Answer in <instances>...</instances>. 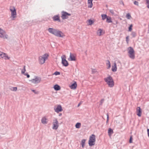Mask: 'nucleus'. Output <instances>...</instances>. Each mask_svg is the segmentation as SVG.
Returning a JSON list of instances; mask_svg holds the SVG:
<instances>
[{"mask_svg": "<svg viewBox=\"0 0 149 149\" xmlns=\"http://www.w3.org/2000/svg\"><path fill=\"white\" fill-rule=\"evenodd\" d=\"M61 115H62V114L60 113V114H59V116H61Z\"/></svg>", "mask_w": 149, "mask_h": 149, "instance_id": "8fccbe9b", "label": "nucleus"}, {"mask_svg": "<svg viewBox=\"0 0 149 149\" xmlns=\"http://www.w3.org/2000/svg\"><path fill=\"white\" fill-rule=\"evenodd\" d=\"M137 115L139 116H141V111L140 107H137Z\"/></svg>", "mask_w": 149, "mask_h": 149, "instance_id": "2eb2a0df", "label": "nucleus"}, {"mask_svg": "<svg viewBox=\"0 0 149 149\" xmlns=\"http://www.w3.org/2000/svg\"><path fill=\"white\" fill-rule=\"evenodd\" d=\"M49 55L47 54H44L42 56H40L39 57V62L40 64H42L44 63L45 61L48 57Z\"/></svg>", "mask_w": 149, "mask_h": 149, "instance_id": "20e7f679", "label": "nucleus"}, {"mask_svg": "<svg viewBox=\"0 0 149 149\" xmlns=\"http://www.w3.org/2000/svg\"><path fill=\"white\" fill-rule=\"evenodd\" d=\"M110 12L112 14H114V11L113 10H110Z\"/></svg>", "mask_w": 149, "mask_h": 149, "instance_id": "ea45409f", "label": "nucleus"}, {"mask_svg": "<svg viewBox=\"0 0 149 149\" xmlns=\"http://www.w3.org/2000/svg\"><path fill=\"white\" fill-rule=\"evenodd\" d=\"M147 132H148V136L149 138V129H147Z\"/></svg>", "mask_w": 149, "mask_h": 149, "instance_id": "a18cd8bd", "label": "nucleus"}, {"mask_svg": "<svg viewBox=\"0 0 149 149\" xmlns=\"http://www.w3.org/2000/svg\"><path fill=\"white\" fill-rule=\"evenodd\" d=\"M68 60L70 61H74V56L71 53H70V58H68Z\"/></svg>", "mask_w": 149, "mask_h": 149, "instance_id": "a211bd4d", "label": "nucleus"}, {"mask_svg": "<svg viewBox=\"0 0 149 149\" xmlns=\"http://www.w3.org/2000/svg\"><path fill=\"white\" fill-rule=\"evenodd\" d=\"M132 136H131L130 139L129 140V142L130 143H132Z\"/></svg>", "mask_w": 149, "mask_h": 149, "instance_id": "e433bc0d", "label": "nucleus"}, {"mask_svg": "<svg viewBox=\"0 0 149 149\" xmlns=\"http://www.w3.org/2000/svg\"><path fill=\"white\" fill-rule=\"evenodd\" d=\"M104 80L110 87H112L114 85V82L112 78L109 76L108 77L104 78Z\"/></svg>", "mask_w": 149, "mask_h": 149, "instance_id": "f03ea898", "label": "nucleus"}, {"mask_svg": "<svg viewBox=\"0 0 149 149\" xmlns=\"http://www.w3.org/2000/svg\"><path fill=\"white\" fill-rule=\"evenodd\" d=\"M10 10L11 12V16L13 18H15L16 17L17 15L16 10L15 8L13 6L10 7Z\"/></svg>", "mask_w": 149, "mask_h": 149, "instance_id": "0eeeda50", "label": "nucleus"}, {"mask_svg": "<svg viewBox=\"0 0 149 149\" xmlns=\"http://www.w3.org/2000/svg\"><path fill=\"white\" fill-rule=\"evenodd\" d=\"M25 67H26L24 65L23 66V69L22 70V71H21L22 74H24L25 73V72L26 71Z\"/></svg>", "mask_w": 149, "mask_h": 149, "instance_id": "cd10ccee", "label": "nucleus"}, {"mask_svg": "<svg viewBox=\"0 0 149 149\" xmlns=\"http://www.w3.org/2000/svg\"><path fill=\"white\" fill-rule=\"evenodd\" d=\"M62 63L63 65L65 67L67 66L68 65V61L65 59V56H63V57H61Z\"/></svg>", "mask_w": 149, "mask_h": 149, "instance_id": "9b49d317", "label": "nucleus"}, {"mask_svg": "<svg viewBox=\"0 0 149 149\" xmlns=\"http://www.w3.org/2000/svg\"><path fill=\"white\" fill-rule=\"evenodd\" d=\"M133 26V25L132 24H131L130 26L129 27V31H131L132 30V27Z\"/></svg>", "mask_w": 149, "mask_h": 149, "instance_id": "72a5a7b5", "label": "nucleus"}, {"mask_svg": "<svg viewBox=\"0 0 149 149\" xmlns=\"http://www.w3.org/2000/svg\"><path fill=\"white\" fill-rule=\"evenodd\" d=\"M146 4L147 5V7L149 8V0H146Z\"/></svg>", "mask_w": 149, "mask_h": 149, "instance_id": "2f4dec72", "label": "nucleus"}, {"mask_svg": "<svg viewBox=\"0 0 149 149\" xmlns=\"http://www.w3.org/2000/svg\"><path fill=\"white\" fill-rule=\"evenodd\" d=\"M81 126V124L80 123H77L75 125V127L77 128H79Z\"/></svg>", "mask_w": 149, "mask_h": 149, "instance_id": "b1692460", "label": "nucleus"}, {"mask_svg": "<svg viewBox=\"0 0 149 149\" xmlns=\"http://www.w3.org/2000/svg\"><path fill=\"white\" fill-rule=\"evenodd\" d=\"M47 119L45 117H43L41 119V122L43 124H45L47 123V122L46 121Z\"/></svg>", "mask_w": 149, "mask_h": 149, "instance_id": "4be33fe9", "label": "nucleus"}, {"mask_svg": "<svg viewBox=\"0 0 149 149\" xmlns=\"http://www.w3.org/2000/svg\"><path fill=\"white\" fill-rule=\"evenodd\" d=\"M117 65L115 63H114V65L112 66V70L113 72H116L117 71Z\"/></svg>", "mask_w": 149, "mask_h": 149, "instance_id": "f3484780", "label": "nucleus"}, {"mask_svg": "<svg viewBox=\"0 0 149 149\" xmlns=\"http://www.w3.org/2000/svg\"><path fill=\"white\" fill-rule=\"evenodd\" d=\"M82 102H80L77 105V107H79L80 105L81 104Z\"/></svg>", "mask_w": 149, "mask_h": 149, "instance_id": "49530a36", "label": "nucleus"}, {"mask_svg": "<svg viewBox=\"0 0 149 149\" xmlns=\"http://www.w3.org/2000/svg\"><path fill=\"white\" fill-rule=\"evenodd\" d=\"M54 110L56 112L58 113L63 110L60 104L58 105L56 108H54Z\"/></svg>", "mask_w": 149, "mask_h": 149, "instance_id": "ddd939ff", "label": "nucleus"}, {"mask_svg": "<svg viewBox=\"0 0 149 149\" xmlns=\"http://www.w3.org/2000/svg\"><path fill=\"white\" fill-rule=\"evenodd\" d=\"M48 31L50 33L58 37L63 38L65 36L64 33L58 29L49 28L48 29Z\"/></svg>", "mask_w": 149, "mask_h": 149, "instance_id": "f257e3e1", "label": "nucleus"}, {"mask_svg": "<svg viewBox=\"0 0 149 149\" xmlns=\"http://www.w3.org/2000/svg\"><path fill=\"white\" fill-rule=\"evenodd\" d=\"M69 86L71 89H74V81H73V83H71L69 84Z\"/></svg>", "mask_w": 149, "mask_h": 149, "instance_id": "6ab92c4d", "label": "nucleus"}, {"mask_svg": "<svg viewBox=\"0 0 149 149\" xmlns=\"http://www.w3.org/2000/svg\"><path fill=\"white\" fill-rule=\"evenodd\" d=\"M93 0H88V8H91L93 5L92 1Z\"/></svg>", "mask_w": 149, "mask_h": 149, "instance_id": "dca6fc26", "label": "nucleus"}, {"mask_svg": "<svg viewBox=\"0 0 149 149\" xmlns=\"http://www.w3.org/2000/svg\"><path fill=\"white\" fill-rule=\"evenodd\" d=\"M131 35L133 37H135L136 36V33L134 32H132V33Z\"/></svg>", "mask_w": 149, "mask_h": 149, "instance_id": "f704fd0d", "label": "nucleus"}, {"mask_svg": "<svg viewBox=\"0 0 149 149\" xmlns=\"http://www.w3.org/2000/svg\"><path fill=\"white\" fill-rule=\"evenodd\" d=\"M102 30L100 29L97 32V33L98 35L99 36H100L102 35Z\"/></svg>", "mask_w": 149, "mask_h": 149, "instance_id": "bb28decb", "label": "nucleus"}, {"mask_svg": "<svg viewBox=\"0 0 149 149\" xmlns=\"http://www.w3.org/2000/svg\"><path fill=\"white\" fill-rule=\"evenodd\" d=\"M88 22L90 25H91L93 23V22L91 19H89L88 21Z\"/></svg>", "mask_w": 149, "mask_h": 149, "instance_id": "473e14b6", "label": "nucleus"}, {"mask_svg": "<svg viewBox=\"0 0 149 149\" xmlns=\"http://www.w3.org/2000/svg\"><path fill=\"white\" fill-rule=\"evenodd\" d=\"M77 86V84L76 82L75 81V89L76 88Z\"/></svg>", "mask_w": 149, "mask_h": 149, "instance_id": "de8ad7c7", "label": "nucleus"}, {"mask_svg": "<svg viewBox=\"0 0 149 149\" xmlns=\"http://www.w3.org/2000/svg\"><path fill=\"white\" fill-rule=\"evenodd\" d=\"M8 35L5 31L0 28V38L4 39L8 38Z\"/></svg>", "mask_w": 149, "mask_h": 149, "instance_id": "423d86ee", "label": "nucleus"}, {"mask_svg": "<svg viewBox=\"0 0 149 149\" xmlns=\"http://www.w3.org/2000/svg\"><path fill=\"white\" fill-rule=\"evenodd\" d=\"M107 65L108 66L107 68L109 69L111 67V64L109 60H107Z\"/></svg>", "mask_w": 149, "mask_h": 149, "instance_id": "7c9ffc66", "label": "nucleus"}, {"mask_svg": "<svg viewBox=\"0 0 149 149\" xmlns=\"http://www.w3.org/2000/svg\"><path fill=\"white\" fill-rule=\"evenodd\" d=\"M53 124L52 129L54 130H56L58 127V123L57 119H56L54 120Z\"/></svg>", "mask_w": 149, "mask_h": 149, "instance_id": "9d476101", "label": "nucleus"}, {"mask_svg": "<svg viewBox=\"0 0 149 149\" xmlns=\"http://www.w3.org/2000/svg\"><path fill=\"white\" fill-rule=\"evenodd\" d=\"M61 13L62 15L61 17L63 19H67L68 17V16H70L71 15L70 14L64 11H62Z\"/></svg>", "mask_w": 149, "mask_h": 149, "instance_id": "6e6552de", "label": "nucleus"}, {"mask_svg": "<svg viewBox=\"0 0 149 149\" xmlns=\"http://www.w3.org/2000/svg\"><path fill=\"white\" fill-rule=\"evenodd\" d=\"M60 74V72H58V71H56L55 72L54 74H54L56 75H59Z\"/></svg>", "mask_w": 149, "mask_h": 149, "instance_id": "c9c22d12", "label": "nucleus"}, {"mask_svg": "<svg viewBox=\"0 0 149 149\" xmlns=\"http://www.w3.org/2000/svg\"><path fill=\"white\" fill-rule=\"evenodd\" d=\"M41 80V78L39 77H37L35 79L30 80L31 82L34 84H37L40 83Z\"/></svg>", "mask_w": 149, "mask_h": 149, "instance_id": "1a4fd4ad", "label": "nucleus"}, {"mask_svg": "<svg viewBox=\"0 0 149 149\" xmlns=\"http://www.w3.org/2000/svg\"><path fill=\"white\" fill-rule=\"evenodd\" d=\"M95 135L92 134L89 137L88 144L90 146H92L95 144Z\"/></svg>", "mask_w": 149, "mask_h": 149, "instance_id": "7ed1b4c3", "label": "nucleus"}, {"mask_svg": "<svg viewBox=\"0 0 149 149\" xmlns=\"http://www.w3.org/2000/svg\"><path fill=\"white\" fill-rule=\"evenodd\" d=\"M101 16L102 17V19L103 20H104L105 19H107V18L108 16H107L106 14H102L101 15Z\"/></svg>", "mask_w": 149, "mask_h": 149, "instance_id": "393cba45", "label": "nucleus"}, {"mask_svg": "<svg viewBox=\"0 0 149 149\" xmlns=\"http://www.w3.org/2000/svg\"><path fill=\"white\" fill-rule=\"evenodd\" d=\"M134 4L135 5H136L137 6H138L139 5V3H138V2H137V1H134Z\"/></svg>", "mask_w": 149, "mask_h": 149, "instance_id": "a19ab883", "label": "nucleus"}, {"mask_svg": "<svg viewBox=\"0 0 149 149\" xmlns=\"http://www.w3.org/2000/svg\"><path fill=\"white\" fill-rule=\"evenodd\" d=\"M106 22L108 23H111L112 22L111 17L109 16H108L107 18Z\"/></svg>", "mask_w": 149, "mask_h": 149, "instance_id": "5701e85b", "label": "nucleus"}, {"mask_svg": "<svg viewBox=\"0 0 149 149\" xmlns=\"http://www.w3.org/2000/svg\"><path fill=\"white\" fill-rule=\"evenodd\" d=\"M25 75H26L27 76V77L28 78H29L30 77V75L29 74L27 73H25L24 74Z\"/></svg>", "mask_w": 149, "mask_h": 149, "instance_id": "37998d69", "label": "nucleus"}, {"mask_svg": "<svg viewBox=\"0 0 149 149\" xmlns=\"http://www.w3.org/2000/svg\"><path fill=\"white\" fill-rule=\"evenodd\" d=\"M10 89L12 91H15L17 90V88L16 87H11Z\"/></svg>", "mask_w": 149, "mask_h": 149, "instance_id": "c85d7f7f", "label": "nucleus"}, {"mask_svg": "<svg viewBox=\"0 0 149 149\" xmlns=\"http://www.w3.org/2000/svg\"><path fill=\"white\" fill-rule=\"evenodd\" d=\"M104 101V99H102L100 101V105H102V104L103 103Z\"/></svg>", "mask_w": 149, "mask_h": 149, "instance_id": "79ce46f5", "label": "nucleus"}, {"mask_svg": "<svg viewBox=\"0 0 149 149\" xmlns=\"http://www.w3.org/2000/svg\"><path fill=\"white\" fill-rule=\"evenodd\" d=\"M85 141H86V140L85 139H83L81 140V145L82 147L83 148H84V147Z\"/></svg>", "mask_w": 149, "mask_h": 149, "instance_id": "a878e982", "label": "nucleus"}, {"mask_svg": "<svg viewBox=\"0 0 149 149\" xmlns=\"http://www.w3.org/2000/svg\"><path fill=\"white\" fill-rule=\"evenodd\" d=\"M113 133V130L111 128H109L108 130V134L109 135L111 136V135Z\"/></svg>", "mask_w": 149, "mask_h": 149, "instance_id": "412c9836", "label": "nucleus"}, {"mask_svg": "<svg viewBox=\"0 0 149 149\" xmlns=\"http://www.w3.org/2000/svg\"><path fill=\"white\" fill-rule=\"evenodd\" d=\"M127 50L130 57L132 59H134L135 58L134 51L133 48L131 47H129L127 48Z\"/></svg>", "mask_w": 149, "mask_h": 149, "instance_id": "39448f33", "label": "nucleus"}, {"mask_svg": "<svg viewBox=\"0 0 149 149\" xmlns=\"http://www.w3.org/2000/svg\"><path fill=\"white\" fill-rule=\"evenodd\" d=\"M126 41L127 42V43H128V42L129 41V36H127L126 37Z\"/></svg>", "mask_w": 149, "mask_h": 149, "instance_id": "58836bf2", "label": "nucleus"}, {"mask_svg": "<svg viewBox=\"0 0 149 149\" xmlns=\"http://www.w3.org/2000/svg\"><path fill=\"white\" fill-rule=\"evenodd\" d=\"M54 90L56 91H58L61 89V87L59 86L57 84L55 85L54 86Z\"/></svg>", "mask_w": 149, "mask_h": 149, "instance_id": "aec40b11", "label": "nucleus"}, {"mask_svg": "<svg viewBox=\"0 0 149 149\" xmlns=\"http://www.w3.org/2000/svg\"><path fill=\"white\" fill-rule=\"evenodd\" d=\"M92 72H95V70H92Z\"/></svg>", "mask_w": 149, "mask_h": 149, "instance_id": "09e8293b", "label": "nucleus"}, {"mask_svg": "<svg viewBox=\"0 0 149 149\" xmlns=\"http://www.w3.org/2000/svg\"><path fill=\"white\" fill-rule=\"evenodd\" d=\"M126 17L128 19H130L131 18L130 14V13H127L126 15Z\"/></svg>", "mask_w": 149, "mask_h": 149, "instance_id": "c756f323", "label": "nucleus"}, {"mask_svg": "<svg viewBox=\"0 0 149 149\" xmlns=\"http://www.w3.org/2000/svg\"><path fill=\"white\" fill-rule=\"evenodd\" d=\"M52 19L54 21H57L58 22H61V20L60 19L59 15H57L54 16Z\"/></svg>", "mask_w": 149, "mask_h": 149, "instance_id": "4468645a", "label": "nucleus"}, {"mask_svg": "<svg viewBox=\"0 0 149 149\" xmlns=\"http://www.w3.org/2000/svg\"><path fill=\"white\" fill-rule=\"evenodd\" d=\"M31 90L36 94H38L39 93L38 91H36L34 90Z\"/></svg>", "mask_w": 149, "mask_h": 149, "instance_id": "4c0bfd02", "label": "nucleus"}, {"mask_svg": "<svg viewBox=\"0 0 149 149\" xmlns=\"http://www.w3.org/2000/svg\"><path fill=\"white\" fill-rule=\"evenodd\" d=\"M0 58L6 60L9 59L10 58L6 54L0 51Z\"/></svg>", "mask_w": 149, "mask_h": 149, "instance_id": "f8f14e48", "label": "nucleus"}, {"mask_svg": "<svg viewBox=\"0 0 149 149\" xmlns=\"http://www.w3.org/2000/svg\"><path fill=\"white\" fill-rule=\"evenodd\" d=\"M107 123L109 119V116L108 114H107Z\"/></svg>", "mask_w": 149, "mask_h": 149, "instance_id": "c03bdc74", "label": "nucleus"}]
</instances>
